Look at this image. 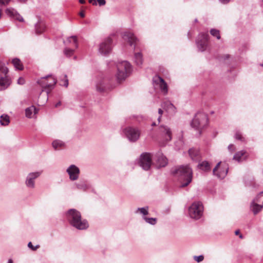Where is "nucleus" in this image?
Returning a JSON list of instances; mask_svg holds the SVG:
<instances>
[{"label": "nucleus", "mask_w": 263, "mask_h": 263, "mask_svg": "<svg viewBox=\"0 0 263 263\" xmlns=\"http://www.w3.org/2000/svg\"><path fill=\"white\" fill-rule=\"evenodd\" d=\"M66 216L69 223L77 229L85 230L89 226L87 220L82 219L80 212L76 209L69 210Z\"/></svg>", "instance_id": "nucleus-1"}, {"label": "nucleus", "mask_w": 263, "mask_h": 263, "mask_svg": "<svg viewBox=\"0 0 263 263\" xmlns=\"http://www.w3.org/2000/svg\"><path fill=\"white\" fill-rule=\"evenodd\" d=\"M173 174L181 182V187L187 186L192 181L193 171L189 165H181L172 171Z\"/></svg>", "instance_id": "nucleus-2"}, {"label": "nucleus", "mask_w": 263, "mask_h": 263, "mask_svg": "<svg viewBox=\"0 0 263 263\" xmlns=\"http://www.w3.org/2000/svg\"><path fill=\"white\" fill-rule=\"evenodd\" d=\"M117 73L116 77L118 81L119 82L124 80L132 71V66L126 61H123L117 63Z\"/></svg>", "instance_id": "nucleus-3"}, {"label": "nucleus", "mask_w": 263, "mask_h": 263, "mask_svg": "<svg viewBox=\"0 0 263 263\" xmlns=\"http://www.w3.org/2000/svg\"><path fill=\"white\" fill-rule=\"evenodd\" d=\"M208 121L207 115L203 112H197L191 123L193 128L199 131L201 134V129L207 124Z\"/></svg>", "instance_id": "nucleus-4"}, {"label": "nucleus", "mask_w": 263, "mask_h": 263, "mask_svg": "<svg viewBox=\"0 0 263 263\" xmlns=\"http://www.w3.org/2000/svg\"><path fill=\"white\" fill-rule=\"evenodd\" d=\"M203 206L201 202H193L189 208V214L191 218L199 219L202 215Z\"/></svg>", "instance_id": "nucleus-5"}, {"label": "nucleus", "mask_w": 263, "mask_h": 263, "mask_svg": "<svg viewBox=\"0 0 263 263\" xmlns=\"http://www.w3.org/2000/svg\"><path fill=\"white\" fill-rule=\"evenodd\" d=\"M123 132L128 139L132 142L137 141L140 137V131L139 129L133 127H127L123 130Z\"/></svg>", "instance_id": "nucleus-6"}, {"label": "nucleus", "mask_w": 263, "mask_h": 263, "mask_svg": "<svg viewBox=\"0 0 263 263\" xmlns=\"http://www.w3.org/2000/svg\"><path fill=\"white\" fill-rule=\"evenodd\" d=\"M138 163L144 170L148 171L152 164V157L149 153H142L138 161Z\"/></svg>", "instance_id": "nucleus-7"}, {"label": "nucleus", "mask_w": 263, "mask_h": 263, "mask_svg": "<svg viewBox=\"0 0 263 263\" xmlns=\"http://www.w3.org/2000/svg\"><path fill=\"white\" fill-rule=\"evenodd\" d=\"M37 83L44 89H52L57 83V79L51 75H47L45 77L42 78L37 81Z\"/></svg>", "instance_id": "nucleus-8"}, {"label": "nucleus", "mask_w": 263, "mask_h": 263, "mask_svg": "<svg viewBox=\"0 0 263 263\" xmlns=\"http://www.w3.org/2000/svg\"><path fill=\"white\" fill-rule=\"evenodd\" d=\"M96 89L98 92H102L109 88V80L108 78L100 76L96 81Z\"/></svg>", "instance_id": "nucleus-9"}, {"label": "nucleus", "mask_w": 263, "mask_h": 263, "mask_svg": "<svg viewBox=\"0 0 263 263\" xmlns=\"http://www.w3.org/2000/svg\"><path fill=\"white\" fill-rule=\"evenodd\" d=\"M112 40L110 37L106 39L99 46V52L103 55L109 54L111 50Z\"/></svg>", "instance_id": "nucleus-10"}, {"label": "nucleus", "mask_w": 263, "mask_h": 263, "mask_svg": "<svg viewBox=\"0 0 263 263\" xmlns=\"http://www.w3.org/2000/svg\"><path fill=\"white\" fill-rule=\"evenodd\" d=\"M209 34L207 32L200 33L196 40V44L199 50L204 51L207 47Z\"/></svg>", "instance_id": "nucleus-11"}, {"label": "nucleus", "mask_w": 263, "mask_h": 263, "mask_svg": "<svg viewBox=\"0 0 263 263\" xmlns=\"http://www.w3.org/2000/svg\"><path fill=\"white\" fill-rule=\"evenodd\" d=\"M66 172L69 175V179L75 181L79 178L80 171L78 167L74 164H71L67 168Z\"/></svg>", "instance_id": "nucleus-12"}, {"label": "nucleus", "mask_w": 263, "mask_h": 263, "mask_svg": "<svg viewBox=\"0 0 263 263\" xmlns=\"http://www.w3.org/2000/svg\"><path fill=\"white\" fill-rule=\"evenodd\" d=\"M41 173L40 172H33L29 173L25 181L26 186L30 189H34L35 187V180L40 176Z\"/></svg>", "instance_id": "nucleus-13"}, {"label": "nucleus", "mask_w": 263, "mask_h": 263, "mask_svg": "<svg viewBox=\"0 0 263 263\" xmlns=\"http://www.w3.org/2000/svg\"><path fill=\"white\" fill-rule=\"evenodd\" d=\"M153 81L155 84L159 86L162 91L164 93H166L167 92L168 90L167 84L161 77L158 76H156L154 77Z\"/></svg>", "instance_id": "nucleus-14"}, {"label": "nucleus", "mask_w": 263, "mask_h": 263, "mask_svg": "<svg viewBox=\"0 0 263 263\" xmlns=\"http://www.w3.org/2000/svg\"><path fill=\"white\" fill-rule=\"evenodd\" d=\"M159 131L166 141H170L172 140V130L168 127L167 126L161 125L159 127Z\"/></svg>", "instance_id": "nucleus-15"}, {"label": "nucleus", "mask_w": 263, "mask_h": 263, "mask_svg": "<svg viewBox=\"0 0 263 263\" xmlns=\"http://www.w3.org/2000/svg\"><path fill=\"white\" fill-rule=\"evenodd\" d=\"M6 13L7 15H9L10 17H12L16 20L19 21L20 22H23L24 19L22 16L18 14L17 11L12 8H7L6 10Z\"/></svg>", "instance_id": "nucleus-16"}, {"label": "nucleus", "mask_w": 263, "mask_h": 263, "mask_svg": "<svg viewBox=\"0 0 263 263\" xmlns=\"http://www.w3.org/2000/svg\"><path fill=\"white\" fill-rule=\"evenodd\" d=\"M123 38L125 41H127L130 46H132L137 41V38L134 34L130 32H126L123 34Z\"/></svg>", "instance_id": "nucleus-17"}, {"label": "nucleus", "mask_w": 263, "mask_h": 263, "mask_svg": "<svg viewBox=\"0 0 263 263\" xmlns=\"http://www.w3.org/2000/svg\"><path fill=\"white\" fill-rule=\"evenodd\" d=\"M11 83V80L8 77H0V91L7 89Z\"/></svg>", "instance_id": "nucleus-18"}, {"label": "nucleus", "mask_w": 263, "mask_h": 263, "mask_svg": "<svg viewBox=\"0 0 263 263\" xmlns=\"http://www.w3.org/2000/svg\"><path fill=\"white\" fill-rule=\"evenodd\" d=\"M221 163V162H219L217 163V164L216 165V166L213 168V175H216L218 178H220V179H223L224 178L227 173H228V167H226L225 169L226 170L224 171H220L217 173H216L217 168H218V167L219 166L220 164Z\"/></svg>", "instance_id": "nucleus-19"}, {"label": "nucleus", "mask_w": 263, "mask_h": 263, "mask_svg": "<svg viewBox=\"0 0 263 263\" xmlns=\"http://www.w3.org/2000/svg\"><path fill=\"white\" fill-rule=\"evenodd\" d=\"M263 207L262 204H258V202L253 200L251 203L250 208L254 214H257L260 211Z\"/></svg>", "instance_id": "nucleus-20"}, {"label": "nucleus", "mask_w": 263, "mask_h": 263, "mask_svg": "<svg viewBox=\"0 0 263 263\" xmlns=\"http://www.w3.org/2000/svg\"><path fill=\"white\" fill-rule=\"evenodd\" d=\"M38 112V110L34 106H31L25 109L26 117L28 118H32Z\"/></svg>", "instance_id": "nucleus-21"}, {"label": "nucleus", "mask_w": 263, "mask_h": 263, "mask_svg": "<svg viewBox=\"0 0 263 263\" xmlns=\"http://www.w3.org/2000/svg\"><path fill=\"white\" fill-rule=\"evenodd\" d=\"M74 186L76 189L83 191H86L89 188V184L85 181H80L75 183Z\"/></svg>", "instance_id": "nucleus-22"}, {"label": "nucleus", "mask_w": 263, "mask_h": 263, "mask_svg": "<svg viewBox=\"0 0 263 263\" xmlns=\"http://www.w3.org/2000/svg\"><path fill=\"white\" fill-rule=\"evenodd\" d=\"M45 30V24L43 21L41 20L38 22L35 25V30L37 34H41Z\"/></svg>", "instance_id": "nucleus-23"}, {"label": "nucleus", "mask_w": 263, "mask_h": 263, "mask_svg": "<svg viewBox=\"0 0 263 263\" xmlns=\"http://www.w3.org/2000/svg\"><path fill=\"white\" fill-rule=\"evenodd\" d=\"M189 153L193 160L197 161L200 158V153L197 149L191 148L189 150Z\"/></svg>", "instance_id": "nucleus-24"}, {"label": "nucleus", "mask_w": 263, "mask_h": 263, "mask_svg": "<svg viewBox=\"0 0 263 263\" xmlns=\"http://www.w3.org/2000/svg\"><path fill=\"white\" fill-rule=\"evenodd\" d=\"M157 162L159 167H164L167 164L166 158L161 154H158Z\"/></svg>", "instance_id": "nucleus-25"}, {"label": "nucleus", "mask_w": 263, "mask_h": 263, "mask_svg": "<svg viewBox=\"0 0 263 263\" xmlns=\"http://www.w3.org/2000/svg\"><path fill=\"white\" fill-rule=\"evenodd\" d=\"M198 168L204 172H210L211 169V164L206 161H203L198 164Z\"/></svg>", "instance_id": "nucleus-26"}, {"label": "nucleus", "mask_w": 263, "mask_h": 263, "mask_svg": "<svg viewBox=\"0 0 263 263\" xmlns=\"http://www.w3.org/2000/svg\"><path fill=\"white\" fill-rule=\"evenodd\" d=\"M162 106L166 109L168 111L175 112L176 111V107L170 101H166L164 102Z\"/></svg>", "instance_id": "nucleus-27"}, {"label": "nucleus", "mask_w": 263, "mask_h": 263, "mask_svg": "<svg viewBox=\"0 0 263 263\" xmlns=\"http://www.w3.org/2000/svg\"><path fill=\"white\" fill-rule=\"evenodd\" d=\"M9 122V117L7 115L4 114L0 117V123L2 125H8Z\"/></svg>", "instance_id": "nucleus-28"}, {"label": "nucleus", "mask_w": 263, "mask_h": 263, "mask_svg": "<svg viewBox=\"0 0 263 263\" xmlns=\"http://www.w3.org/2000/svg\"><path fill=\"white\" fill-rule=\"evenodd\" d=\"M135 62L138 66H141L142 64V55L140 52H137L135 54Z\"/></svg>", "instance_id": "nucleus-29"}, {"label": "nucleus", "mask_w": 263, "mask_h": 263, "mask_svg": "<svg viewBox=\"0 0 263 263\" xmlns=\"http://www.w3.org/2000/svg\"><path fill=\"white\" fill-rule=\"evenodd\" d=\"M12 64L14 67L18 70H23V66L20 59L15 58L12 60Z\"/></svg>", "instance_id": "nucleus-30"}, {"label": "nucleus", "mask_w": 263, "mask_h": 263, "mask_svg": "<svg viewBox=\"0 0 263 263\" xmlns=\"http://www.w3.org/2000/svg\"><path fill=\"white\" fill-rule=\"evenodd\" d=\"M246 154V151H241L236 153L233 156V159L238 162L241 161V157Z\"/></svg>", "instance_id": "nucleus-31"}, {"label": "nucleus", "mask_w": 263, "mask_h": 263, "mask_svg": "<svg viewBox=\"0 0 263 263\" xmlns=\"http://www.w3.org/2000/svg\"><path fill=\"white\" fill-rule=\"evenodd\" d=\"M64 143L61 140H56L53 141V142H52V146L55 149H57L58 148L62 147L64 146Z\"/></svg>", "instance_id": "nucleus-32"}, {"label": "nucleus", "mask_w": 263, "mask_h": 263, "mask_svg": "<svg viewBox=\"0 0 263 263\" xmlns=\"http://www.w3.org/2000/svg\"><path fill=\"white\" fill-rule=\"evenodd\" d=\"M8 72V69L4 63L0 62V73L6 74Z\"/></svg>", "instance_id": "nucleus-33"}, {"label": "nucleus", "mask_w": 263, "mask_h": 263, "mask_svg": "<svg viewBox=\"0 0 263 263\" xmlns=\"http://www.w3.org/2000/svg\"><path fill=\"white\" fill-rule=\"evenodd\" d=\"M210 33L213 36L216 37L218 40H219L220 39V35L219 31L218 30L215 29H212L210 30Z\"/></svg>", "instance_id": "nucleus-34"}, {"label": "nucleus", "mask_w": 263, "mask_h": 263, "mask_svg": "<svg viewBox=\"0 0 263 263\" xmlns=\"http://www.w3.org/2000/svg\"><path fill=\"white\" fill-rule=\"evenodd\" d=\"M60 82L61 85L65 87H67L68 86V80L67 79V75L65 74L64 76V78L63 79H61Z\"/></svg>", "instance_id": "nucleus-35"}, {"label": "nucleus", "mask_w": 263, "mask_h": 263, "mask_svg": "<svg viewBox=\"0 0 263 263\" xmlns=\"http://www.w3.org/2000/svg\"><path fill=\"white\" fill-rule=\"evenodd\" d=\"M148 207L145 206L143 208H139L137 209V212L139 211L141 214H143V215H146L148 214Z\"/></svg>", "instance_id": "nucleus-36"}, {"label": "nucleus", "mask_w": 263, "mask_h": 263, "mask_svg": "<svg viewBox=\"0 0 263 263\" xmlns=\"http://www.w3.org/2000/svg\"><path fill=\"white\" fill-rule=\"evenodd\" d=\"M143 219L145 220V221L149 223L152 225H154L156 224L157 221V219L155 218H147L146 217H144Z\"/></svg>", "instance_id": "nucleus-37"}, {"label": "nucleus", "mask_w": 263, "mask_h": 263, "mask_svg": "<svg viewBox=\"0 0 263 263\" xmlns=\"http://www.w3.org/2000/svg\"><path fill=\"white\" fill-rule=\"evenodd\" d=\"M253 200L258 203L261 201V204H263V192H261L258 194Z\"/></svg>", "instance_id": "nucleus-38"}, {"label": "nucleus", "mask_w": 263, "mask_h": 263, "mask_svg": "<svg viewBox=\"0 0 263 263\" xmlns=\"http://www.w3.org/2000/svg\"><path fill=\"white\" fill-rule=\"evenodd\" d=\"M68 41L69 42V43H71V40L73 41V43L75 44L76 45V48H78V43H77V36H71L70 37H69L67 39Z\"/></svg>", "instance_id": "nucleus-39"}, {"label": "nucleus", "mask_w": 263, "mask_h": 263, "mask_svg": "<svg viewBox=\"0 0 263 263\" xmlns=\"http://www.w3.org/2000/svg\"><path fill=\"white\" fill-rule=\"evenodd\" d=\"M74 50L69 48H65L64 53L67 57L71 56L73 53Z\"/></svg>", "instance_id": "nucleus-40"}, {"label": "nucleus", "mask_w": 263, "mask_h": 263, "mask_svg": "<svg viewBox=\"0 0 263 263\" xmlns=\"http://www.w3.org/2000/svg\"><path fill=\"white\" fill-rule=\"evenodd\" d=\"M28 248H29L30 249H31L33 251H35L38 248H40V245H37L36 246H35V247H34L31 242H29L28 243Z\"/></svg>", "instance_id": "nucleus-41"}, {"label": "nucleus", "mask_w": 263, "mask_h": 263, "mask_svg": "<svg viewBox=\"0 0 263 263\" xmlns=\"http://www.w3.org/2000/svg\"><path fill=\"white\" fill-rule=\"evenodd\" d=\"M194 259L198 262H201L202 261L203 259H204V257L203 255H199V256H195L194 257Z\"/></svg>", "instance_id": "nucleus-42"}, {"label": "nucleus", "mask_w": 263, "mask_h": 263, "mask_svg": "<svg viewBox=\"0 0 263 263\" xmlns=\"http://www.w3.org/2000/svg\"><path fill=\"white\" fill-rule=\"evenodd\" d=\"M235 138L241 141H242L243 139V138L242 137L241 134L239 132L236 133L235 135Z\"/></svg>", "instance_id": "nucleus-43"}, {"label": "nucleus", "mask_w": 263, "mask_h": 263, "mask_svg": "<svg viewBox=\"0 0 263 263\" xmlns=\"http://www.w3.org/2000/svg\"><path fill=\"white\" fill-rule=\"evenodd\" d=\"M11 0H0V6H5L9 4Z\"/></svg>", "instance_id": "nucleus-44"}, {"label": "nucleus", "mask_w": 263, "mask_h": 263, "mask_svg": "<svg viewBox=\"0 0 263 263\" xmlns=\"http://www.w3.org/2000/svg\"><path fill=\"white\" fill-rule=\"evenodd\" d=\"M25 80L24 78L20 77L17 80V84L20 85H23L25 84Z\"/></svg>", "instance_id": "nucleus-45"}, {"label": "nucleus", "mask_w": 263, "mask_h": 263, "mask_svg": "<svg viewBox=\"0 0 263 263\" xmlns=\"http://www.w3.org/2000/svg\"><path fill=\"white\" fill-rule=\"evenodd\" d=\"M97 2H98L99 5L100 6H104L106 4L105 0H97Z\"/></svg>", "instance_id": "nucleus-46"}, {"label": "nucleus", "mask_w": 263, "mask_h": 263, "mask_svg": "<svg viewBox=\"0 0 263 263\" xmlns=\"http://www.w3.org/2000/svg\"><path fill=\"white\" fill-rule=\"evenodd\" d=\"M228 149L231 152H233V151H234L235 149H234V145L233 144H230L229 146H228Z\"/></svg>", "instance_id": "nucleus-47"}, {"label": "nucleus", "mask_w": 263, "mask_h": 263, "mask_svg": "<svg viewBox=\"0 0 263 263\" xmlns=\"http://www.w3.org/2000/svg\"><path fill=\"white\" fill-rule=\"evenodd\" d=\"M89 3H91L93 5H97L96 0H89Z\"/></svg>", "instance_id": "nucleus-48"}, {"label": "nucleus", "mask_w": 263, "mask_h": 263, "mask_svg": "<svg viewBox=\"0 0 263 263\" xmlns=\"http://www.w3.org/2000/svg\"><path fill=\"white\" fill-rule=\"evenodd\" d=\"M220 2L222 4H226L228 3L230 0H219Z\"/></svg>", "instance_id": "nucleus-49"}, {"label": "nucleus", "mask_w": 263, "mask_h": 263, "mask_svg": "<svg viewBox=\"0 0 263 263\" xmlns=\"http://www.w3.org/2000/svg\"><path fill=\"white\" fill-rule=\"evenodd\" d=\"M163 112V110L161 108L158 109V114L160 115V116H162Z\"/></svg>", "instance_id": "nucleus-50"}, {"label": "nucleus", "mask_w": 263, "mask_h": 263, "mask_svg": "<svg viewBox=\"0 0 263 263\" xmlns=\"http://www.w3.org/2000/svg\"><path fill=\"white\" fill-rule=\"evenodd\" d=\"M80 15L82 17H84L85 16V14L83 12H81L80 13Z\"/></svg>", "instance_id": "nucleus-51"}, {"label": "nucleus", "mask_w": 263, "mask_h": 263, "mask_svg": "<svg viewBox=\"0 0 263 263\" xmlns=\"http://www.w3.org/2000/svg\"><path fill=\"white\" fill-rule=\"evenodd\" d=\"M61 102L60 101L59 102H58L55 105V107H58V106H59L60 105H61Z\"/></svg>", "instance_id": "nucleus-52"}, {"label": "nucleus", "mask_w": 263, "mask_h": 263, "mask_svg": "<svg viewBox=\"0 0 263 263\" xmlns=\"http://www.w3.org/2000/svg\"><path fill=\"white\" fill-rule=\"evenodd\" d=\"M79 2L81 4H84L85 3V0H79Z\"/></svg>", "instance_id": "nucleus-53"}, {"label": "nucleus", "mask_w": 263, "mask_h": 263, "mask_svg": "<svg viewBox=\"0 0 263 263\" xmlns=\"http://www.w3.org/2000/svg\"><path fill=\"white\" fill-rule=\"evenodd\" d=\"M20 3H25V2H26L27 0H17Z\"/></svg>", "instance_id": "nucleus-54"}, {"label": "nucleus", "mask_w": 263, "mask_h": 263, "mask_svg": "<svg viewBox=\"0 0 263 263\" xmlns=\"http://www.w3.org/2000/svg\"><path fill=\"white\" fill-rule=\"evenodd\" d=\"M7 263H13V260L12 259H9Z\"/></svg>", "instance_id": "nucleus-55"}, {"label": "nucleus", "mask_w": 263, "mask_h": 263, "mask_svg": "<svg viewBox=\"0 0 263 263\" xmlns=\"http://www.w3.org/2000/svg\"><path fill=\"white\" fill-rule=\"evenodd\" d=\"M235 235H238L239 234V230H236L235 232Z\"/></svg>", "instance_id": "nucleus-56"}, {"label": "nucleus", "mask_w": 263, "mask_h": 263, "mask_svg": "<svg viewBox=\"0 0 263 263\" xmlns=\"http://www.w3.org/2000/svg\"><path fill=\"white\" fill-rule=\"evenodd\" d=\"M161 118V116H159V117L158 118V121L159 122H160Z\"/></svg>", "instance_id": "nucleus-57"}, {"label": "nucleus", "mask_w": 263, "mask_h": 263, "mask_svg": "<svg viewBox=\"0 0 263 263\" xmlns=\"http://www.w3.org/2000/svg\"><path fill=\"white\" fill-rule=\"evenodd\" d=\"M239 237L240 238H241V239L243 238V236L241 234H240Z\"/></svg>", "instance_id": "nucleus-58"}, {"label": "nucleus", "mask_w": 263, "mask_h": 263, "mask_svg": "<svg viewBox=\"0 0 263 263\" xmlns=\"http://www.w3.org/2000/svg\"><path fill=\"white\" fill-rule=\"evenodd\" d=\"M156 123L155 122H153L152 124V126H156Z\"/></svg>", "instance_id": "nucleus-59"}, {"label": "nucleus", "mask_w": 263, "mask_h": 263, "mask_svg": "<svg viewBox=\"0 0 263 263\" xmlns=\"http://www.w3.org/2000/svg\"><path fill=\"white\" fill-rule=\"evenodd\" d=\"M198 22V20H197V18H196V19L195 20V22Z\"/></svg>", "instance_id": "nucleus-60"}, {"label": "nucleus", "mask_w": 263, "mask_h": 263, "mask_svg": "<svg viewBox=\"0 0 263 263\" xmlns=\"http://www.w3.org/2000/svg\"><path fill=\"white\" fill-rule=\"evenodd\" d=\"M226 58H228L229 57V55H226Z\"/></svg>", "instance_id": "nucleus-61"}, {"label": "nucleus", "mask_w": 263, "mask_h": 263, "mask_svg": "<svg viewBox=\"0 0 263 263\" xmlns=\"http://www.w3.org/2000/svg\"><path fill=\"white\" fill-rule=\"evenodd\" d=\"M48 93H49V92L47 91V96L48 95Z\"/></svg>", "instance_id": "nucleus-62"}, {"label": "nucleus", "mask_w": 263, "mask_h": 263, "mask_svg": "<svg viewBox=\"0 0 263 263\" xmlns=\"http://www.w3.org/2000/svg\"><path fill=\"white\" fill-rule=\"evenodd\" d=\"M260 65L263 67V63L262 64H261Z\"/></svg>", "instance_id": "nucleus-63"}]
</instances>
